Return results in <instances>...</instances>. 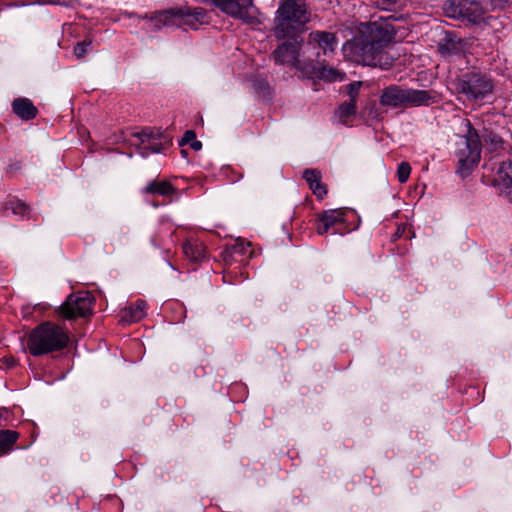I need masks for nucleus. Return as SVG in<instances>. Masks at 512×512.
<instances>
[{"label": "nucleus", "mask_w": 512, "mask_h": 512, "mask_svg": "<svg viewBox=\"0 0 512 512\" xmlns=\"http://www.w3.org/2000/svg\"><path fill=\"white\" fill-rule=\"evenodd\" d=\"M393 37L389 25L369 23L344 45V51L356 63L389 69L394 58L388 55L385 48Z\"/></svg>", "instance_id": "f257e3e1"}, {"label": "nucleus", "mask_w": 512, "mask_h": 512, "mask_svg": "<svg viewBox=\"0 0 512 512\" xmlns=\"http://www.w3.org/2000/svg\"><path fill=\"white\" fill-rule=\"evenodd\" d=\"M310 18L311 12L304 0H281L274 19V36L277 39L302 37Z\"/></svg>", "instance_id": "f03ea898"}, {"label": "nucleus", "mask_w": 512, "mask_h": 512, "mask_svg": "<svg viewBox=\"0 0 512 512\" xmlns=\"http://www.w3.org/2000/svg\"><path fill=\"white\" fill-rule=\"evenodd\" d=\"M69 342L68 331L51 321L37 325L27 337L28 350L36 357L62 351L68 347Z\"/></svg>", "instance_id": "7ed1b4c3"}, {"label": "nucleus", "mask_w": 512, "mask_h": 512, "mask_svg": "<svg viewBox=\"0 0 512 512\" xmlns=\"http://www.w3.org/2000/svg\"><path fill=\"white\" fill-rule=\"evenodd\" d=\"M435 102V95L432 91L402 88L399 85L385 87L379 97L380 105L391 108L417 107Z\"/></svg>", "instance_id": "20e7f679"}, {"label": "nucleus", "mask_w": 512, "mask_h": 512, "mask_svg": "<svg viewBox=\"0 0 512 512\" xmlns=\"http://www.w3.org/2000/svg\"><path fill=\"white\" fill-rule=\"evenodd\" d=\"M466 135L457 142L455 156L457 158L456 172L462 177L467 176L479 163L481 157V142L478 131L466 119Z\"/></svg>", "instance_id": "39448f33"}, {"label": "nucleus", "mask_w": 512, "mask_h": 512, "mask_svg": "<svg viewBox=\"0 0 512 512\" xmlns=\"http://www.w3.org/2000/svg\"><path fill=\"white\" fill-rule=\"evenodd\" d=\"M453 85L456 93L474 102L484 99L494 88L492 79L478 70L467 71L457 76Z\"/></svg>", "instance_id": "423d86ee"}, {"label": "nucleus", "mask_w": 512, "mask_h": 512, "mask_svg": "<svg viewBox=\"0 0 512 512\" xmlns=\"http://www.w3.org/2000/svg\"><path fill=\"white\" fill-rule=\"evenodd\" d=\"M93 304L94 298L89 292L72 293L57 308L56 313L67 320L86 317L92 313Z\"/></svg>", "instance_id": "0eeeda50"}, {"label": "nucleus", "mask_w": 512, "mask_h": 512, "mask_svg": "<svg viewBox=\"0 0 512 512\" xmlns=\"http://www.w3.org/2000/svg\"><path fill=\"white\" fill-rule=\"evenodd\" d=\"M443 8L446 16L472 23L480 22L484 16L482 5L475 0H448Z\"/></svg>", "instance_id": "6e6552de"}, {"label": "nucleus", "mask_w": 512, "mask_h": 512, "mask_svg": "<svg viewBox=\"0 0 512 512\" xmlns=\"http://www.w3.org/2000/svg\"><path fill=\"white\" fill-rule=\"evenodd\" d=\"M282 40L283 42L272 52L271 57L275 64L287 65L295 68L300 59L303 37H287Z\"/></svg>", "instance_id": "1a4fd4ad"}, {"label": "nucleus", "mask_w": 512, "mask_h": 512, "mask_svg": "<svg viewBox=\"0 0 512 512\" xmlns=\"http://www.w3.org/2000/svg\"><path fill=\"white\" fill-rule=\"evenodd\" d=\"M138 142L136 145L143 156L150 153H159L162 148V139H165L164 133L160 129H144L135 135Z\"/></svg>", "instance_id": "9d476101"}, {"label": "nucleus", "mask_w": 512, "mask_h": 512, "mask_svg": "<svg viewBox=\"0 0 512 512\" xmlns=\"http://www.w3.org/2000/svg\"><path fill=\"white\" fill-rule=\"evenodd\" d=\"M494 183L502 195L512 202V161H503L496 173Z\"/></svg>", "instance_id": "9b49d317"}, {"label": "nucleus", "mask_w": 512, "mask_h": 512, "mask_svg": "<svg viewBox=\"0 0 512 512\" xmlns=\"http://www.w3.org/2000/svg\"><path fill=\"white\" fill-rule=\"evenodd\" d=\"M465 50V41L454 32H446L438 43V51L443 56H460Z\"/></svg>", "instance_id": "f8f14e48"}, {"label": "nucleus", "mask_w": 512, "mask_h": 512, "mask_svg": "<svg viewBox=\"0 0 512 512\" xmlns=\"http://www.w3.org/2000/svg\"><path fill=\"white\" fill-rule=\"evenodd\" d=\"M308 44L318 47L323 54L334 52L337 47L338 40L334 33L327 31H312L308 35Z\"/></svg>", "instance_id": "ddd939ff"}, {"label": "nucleus", "mask_w": 512, "mask_h": 512, "mask_svg": "<svg viewBox=\"0 0 512 512\" xmlns=\"http://www.w3.org/2000/svg\"><path fill=\"white\" fill-rule=\"evenodd\" d=\"M346 209H330L325 210L321 214H319L318 219L321 224L317 227V232L319 234H325L329 231L330 228L338 225L344 224L346 222Z\"/></svg>", "instance_id": "4468645a"}, {"label": "nucleus", "mask_w": 512, "mask_h": 512, "mask_svg": "<svg viewBox=\"0 0 512 512\" xmlns=\"http://www.w3.org/2000/svg\"><path fill=\"white\" fill-rule=\"evenodd\" d=\"M12 111L21 120L29 121L38 115V109L33 102L25 97H19L12 101Z\"/></svg>", "instance_id": "2eb2a0df"}, {"label": "nucleus", "mask_w": 512, "mask_h": 512, "mask_svg": "<svg viewBox=\"0 0 512 512\" xmlns=\"http://www.w3.org/2000/svg\"><path fill=\"white\" fill-rule=\"evenodd\" d=\"M151 22L157 30L163 27L181 26L182 21L179 8L160 11L151 17Z\"/></svg>", "instance_id": "dca6fc26"}, {"label": "nucleus", "mask_w": 512, "mask_h": 512, "mask_svg": "<svg viewBox=\"0 0 512 512\" xmlns=\"http://www.w3.org/2000/svg\"><path fill=\"white\" fill-rule=\"evenodd\" d=\"M182 25H188L196 29L197 24L207 22V12L201 7H181L179 8Z\"/></svg>", "instance_id": "f3484780"}, {"label": "nucleus", "mask_w": 512, "mask_h": 512, "mask_svg": "<svg viewBox=\"0 0 512 512\" xmlns=\"http://www.w3.org/2000/svg\"><path fill=\"white\" fill-rule=\"evenodd\" d=\"M303 178L318 199H323L327 195V187L321 182L322 175L319 170L313 168L305 169L303 171Z\"/></svg>", "instance_id": "a211bd4d"}, {"label": "nucleus", "mask_w": 512, "mask_h": 512, "mask_svg": "<svg viewBox=\"0 0 512 512\" xmlns=\"http://www.w3.org/2000/svg\"><path fill=\"white\" fill-rule=\"evenodd\" d=\"M147 304L144 300H137L134 305L124 308L120 313V322L130 324L138 322L145 316Z\"/></svg>", "instance_id": "6ab92c4d"}, {"label": "nucleus", "mask_w": 512, "mask_h": 512, "mask_svg": "<svg viewBox=\"0 0 512 512\" xmlns=\"http://www.w3.org/2000/svg\"><path fill=\"white\" fill-rule=\"evenodd\" d=\"M183 253L193 262H198L206 257V248L199 240H187L183 243Z\"/></svg>", "instance_id": "aec40b11"}, {"label": "nucleus", "mask_w": 512, "mask_h": 512, "mask_svg": "<svg viewBox=\"0 0 512 512\" xmlns=\"http://www.w3.org/2000/svg\"><path fill=\"white\" fill-rule=\"evenodd\" d=\"M177 189L166 180H153L142 190L144 194L171 196L176 193Z\"/></svg>", "instance_id": "412c9836"}, {"label": "nucleus", "mask_w": 512, "mask_h": 512, "mask_svg": "<svg viewBox=\"0 0 512 512\" xmlns=\"http://www.w3.org/2000/svg\"><path fill=\"white\" fill-rule=\"evenodd\" d=\"M19 436V433L14 430H0V457L12 450Z\"/></svg>", "instance_id": "4be33fe9"}, {"label": "nucleus", "mask_w": 512, "mask_h": 512, "mask_svg": "<svg viewBox=\"0 0 512 512\" xmlns=\"http://www.w3.org/2000/svg\"><path fill=\"white\" fill-rule=\"evenodd\" d=\"M479 136H480L481 146L482 145L487 146L490 151H495L498 148L502 147V145H503L502 138L497 133H495L487 128H483L481 133H479Z\"/></svg>", "instance_id": "5701e85b"}, {"label": "nucleus", "mask_w": 512, "mask_h": 512, "mask_svg": "<svg viewBox=\"0 0 512 512\" xmlns=\"http://www.w3.org/2000/svg\"><path fill=\"white\" fill-rule=\"evenodd\" d=\"M323 62L324 61L317 60L315 63L313 60L304 61L299 59L295 68L301 71L306 77L315 79L318 78V72H320Z\"/></svg>", "instance_id": "b1692460"}, {"label": "nucleus", "mask_w": 512, "mask_h": 512, "mask_svg": "<svg viewBox=\"0 0 512 512\" xmlns=\"http://www.w3.org/2000/svg\"><path fill=\"white\" fill-rule=\"evenodd\" d=\"M356 112V103L347 100L338 107L336 115L340 123L347 124L350 119L356 115Z\"/></svg>", "instance_id": "393cba45"}, {"label": "nucleus", "mask_w": 512, "mask_h": 512, "mask_svg": "<svg viewBox=\"0 0 512 512\" xmlns=\"http://www.w3.org/2000/svg\"><path fill=\"white\" fill-rule=\"evenodd\" d=\"M4 208L11 209V211L15 215L29 217L30 214V206L19 199L9 200L8 202L5 203Z\"/></svg>", "instance_id": "a878e982"}, {"label": "nucleus", "mask_w": 512, "mask_h": 512, "mask_svg": "<svg viewBox=\"0 0 512 512\" xmlns=\"http://www.w3.org/2000/svg\"><path fill=\"white\" fill-rule=\"evenodd\" d=\"M251 243L237 240L236 243L227 247V256H243L250 248Z\"/></svg>", "instance_id": "bb28decb"}, {"label": "nucleus", "mask_w": 512, "mask_h": 512, "mask_svg": "<svg viewBox=\"0 0 512 512\" xmlns=\"http://www.w3.org/2000/svg\"><path fill=\"white\" fill-rule=\"evenodd\" d=\"M339 76L340 73L337 70L326 67L324 63L321 66L320 72H318V79H324L330 82L336 81Z\"/></svg>", "instance_id": "cd10ccee"}, {"label": "nucleus", "mask_w": 512, "mask_h": 512, "mask_svg": "<svg viewBox=\"0 0 512 512\" xmlns=\"http://www.w3.org/2000/svg\"><path fill=\"white\" fill-rule=\"evenodd\" d=\"M362 86L361 81H356L348 84L345 87L346 94L349 96V101H352L354 103L357 102V98L359 96V91Z\"/></svg>", "instance_id": "c85d7f7f"}, {"label": "nucleus", "mask_w": 512, "mask_h": 512, "mask_svg": "<svg viewBox=\"0 0 512 512\" xmlns=\"http://www.w3.org/2000/svg\"><path fill=\"white\" fill-rule=\"evenodd\" d=\"M411 174V166L408 162H401L397 169V178L400 183H405Z\"/></svg>", "instance_id": "c756f323"}, {"label": "nucleus", "mask_w": 512, "mask_h": 512, "mask_svg": "<svg viewBox=\"0 0 512 512\" xmlns=\"http://www.w3.org/2000/svg\"><path fill=\"white\" fill-rule=\"evenodd\" d=\"M90 45H91L90 41L84 40L82 42H78L75 45L74 50H73L74 55L79 59L85 57Z\"/></svg>", "instance_id": "7c9ffc66"}, {"label": "nucleus", "mask_w": 512, "mask_h": 512, "mask_svg": "<svg viewBox=\"0 0 512 512\" xmlns=\"http://www.w3.org/2000/svg\"><path fill=\"white\" fill-rule=\"evenodd\" d=\"M196 139V133L193 130H187L179 141L180 146L191 144Z\"/></svg>", "instance_id": "2f4dec72"}, {"label": "nucleus", "mask_w": 512, "mask_h": 512, "mask_svg": "<svg viewBox=\"0 0 512 512\" xmlns=\"http://www.w3.org/2000/svg\"><path fill=\"white\" fill-rule=\"evenodd\" d=\"M74 0H41L44 4H52V5H62L69 6L73 3Z\"/></svg>", "instance_id": "473e14b6"}, {"label": "nucleus", "mask_w": 512, "mask_h": 512, "mask_svg": "<svg viewBox=\"0 0 512 512\" xmlns=\"http://www.w3.org/2000/svg\"><path fill=\"white\" fill-rule=\"evenodd\" d=\"M222 257L226 265H231L232 263L239 261L237 256H227V248L222 252Z\"/></svg>", "instance_id": "72a5a7b5"}, {"label": "nucleus", "mask_w": 512, "mask_h": 512, "mask_svg": "<svg viewBox=\"0 0 512 512\" xmlns=\"http://www.w3.org/2000/svg\"><path fill=\"white\" fill-rule=\"evenodd\" d=\"M191 148L195 151H198L202 148V143L198 140H194L191 144H190Z\"/></svg>", "instance_id": "f704fd0d"}, {"label": "nucleus", "mask_w": 512, "mask_h": 512, "mask_svg": "<svg viewBox=\"0 0 512 512\" xmlns=\"http://www.w3.org/2000/svg\"><path fill=\"white\" fill-rule=\"evenodd\" d=\"M14 362H15L14 359H11L10 360V365H14Z\"/></svg>", "instance_id": "c9c22d12"}, {"label": "nucleus", "mask_w": 512, "mask_h": 512, "mask_svg": "<svg viewBox=\"0 0 512 512\" xmlns=\"http://www.w3.org/2000/svg\"><path fill=\"white\" fill-rule=\"evenodd\" d=\"M56 496L60 497L61 499H63V496L61 494H57Z\"/></svg>", "instance_id": "e433bc0d"}]
</instances>
